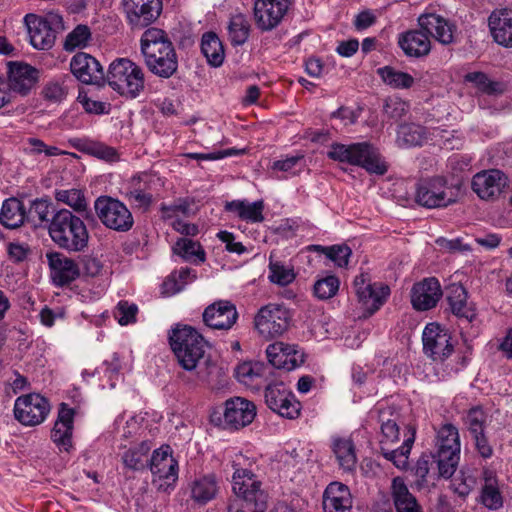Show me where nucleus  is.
<instances>
[{
	"label": "nucleus",
	"mask_w": 512,
	"mask_h": 512,
	"mask_svg": "<svg viewBox=\"0 0 512 512\" xmlns=\"http://www.w3.org/2000/svg\"><path fill=\"white\" fill-rule=\"evenodd\" d=\"M190 498L199 505L214 500L220 492V480L214 473L196 476L189 483Z\"/></svg>",
	"instance_id": "33"
},
{
	"label": "nucleus",
	"mask_w": 512,
	"mask_h": 512,
	"mask_svg": "<svg viewBox=\"0 0 512 512\" xmlns=\"http://www.w3.org/2000/svg\"><path fill=\"white\" fill-rule=\"evenodd\" d=\"M150 471L153 475V483L158 486L159 490L167 491L175 486L179 468L170 446H162L153 452L150 459Z\"/></svg>",
	"instance_id": "15"
},
{
	"label": "nucleus",
	"mask_w": 512,
	"mask_h": 512,
	"mask_svg": "<svg viewBox=\"0 0 512 512\" xmlns=\"http://www.w3.org/2000/svg\"><path fill=\"white\" fill-rule=\"evenodd\" d=\"M47 259L51 269V278L56 285H68L79 277L80 271L74 260L59 252L47 254Z\"/></svg>",
	"instance_id": "32"
},
{
	"label": "nucleus",
	"mask_w": 512,
	"mask_h": 512,
	"mask_svg": "<svg viewBox=\"0 0 512 512\" xmlns=\"http://www.w3.org/2000/svg\"><path fill=\"white\" fill-rule=\"evenodd\" d=\"M465 81L472 83L481 93L487 95L502 94L505 90L503 83L491 80L483 72H470L465 75Z\"/></svg>",
	"instance_id": "53"
},
{
	"label": "nucleus",
	"mask_w": 512,
	"mask_h": 512,
	"mask_svg": "<svg viewBox=\"0 0 512 512\" xmlns=\"http://www.w3.org/2000/svg\"><path fill=\"white\" fill-rule=\"evenodd\" d=\"M293 311L284 304L262 306L254 317V327L265 338L282 336L291 327Z\"/></svg>",
	"instance_id": "9"
},
{
	"label": "nucleus",
	"mask_w": 512,
	"mask_h": 512,
	"mask_svg": "<svg viewBox=\"0 0 512 512\" xmlns=\"http://www.w3.org/2000/svg\"><path fill=\"white\" fill-rule=\"evenodd\" d=\"M72 74L84 84L102 85L105 82L104 70L99 61L87 53H77L70 61Z\"/></svg>",
	"instance_id": "25"
},
{
	"label": "nucleus",
	"mask_w": 512,
	"mask_h": 512,
	"mask_svg": "<svg viewBox=\"0 0 512 512\" xmlns=\"http://www.w3.org/2000/svg\"><path fill=\"white\" fill-rule=\"evenodd\" d=\"M175 254L179 255L183 260L195 264H201L205 261V251L199 242L189 238H180L173 246Z\"/></svg>",
	"instance_id": "50"
},
{
	"label": "nucleus",
	"mask_w": 512,
	"mask_h": 512,
	"mask_svg": "<svg viewBox=\"0 0 512 512\" xmlns=\"http://www.w3.org/2000/svg\"><path fill=\"white\" fill-rule=\"evenodd\" d=\"M436 446L439 473L442 477L450 478L460 459L458 429L450 423L442 425L437 431Z\"/></svg>",
	"instance_id": "10"
},
{
	"label": "nucleus",
	"mask_w": 512,
	"mask_h": 512,
	"mask_svg": "<svg viewBox=\"0 0 512 512\" xmlns=\"http://www.w3.org/2000/svg\"><path fill=\"white\" fill-rule=\"evenodd\" d=\"M397 43L408 58H422L431 51L430 37L421 28L400 33Z\"/></svg>",
	"instance_id": "30"
},
{
	"label": "nucleus",
	"mask_w": 512,
	"mask_h": 512,
	"mask_svg": "<svg viewBox=\"0 0 512 512\" xmlns=\"http://www.w3.org/2000/svg\"><path fill=\"white\" fill-rule=\"evenodd\" d=\"M169 341L179 365L186 371H196L205 354L207 343L204 337L191 326L178 325Z\"/></svg>",
	"instance_id": "5"
},
{
	"label": "nucleus",
	"mask_w": 512,
	"mask_h": 512,
	"mask_svg": "<svg viewBox=\"0 0 512 512\" xmlns=\"http://www.w3.org/2000/svg\"><path fill=\"white\" fill-rule=\"evenodd\" d=\"M375 411L381 430L379 444L382 455L398 469L405 470L408 467L409 455L415 441V429L409 426L402 445L398 448H393L399 441L400 436L397 423L399 413L393 406L387 404H378Z\"/></svg>",
	"instance_id": "2"
},
{
	"label": "nucleus",
	"mask_w": 512,
	"mask_h": 512,
	"mask_svg": "<svg viewBox=\"0 0 512 512\" xmlns=\"http://www.w3.org/2000/svg\"><path fill=\"white\" fill-rule=\"evenodd\" d=\"M294 0H255L253 17L262 32L278 27L288 14Z\"/></svg>",
	"instance_id": "19"
},
{
	"label": "nucleus",
	"mask_w": 512,
	"mask_h": 512,
	"mask_svg": "<svg viewBox=\"0 0 512 512\" xmlns=\"http://www.w3.org/2000/svg\"><path fill=\"white\" fill-rule=\"evenodd\" d=\"M265 510L241 498L230 499L227 506V512H264Z\"/></svg>",
	"instance_id": "64"
},
{
	"label": "nucleus",
	"mask_w": 512,
	"mask_h": 512,
	"mask_svg": "<svg viewBox=\"0 0 512 512\" xmlns=\"http://www.w3.org/2000/svg\"><path fill=\"white\" fill-rule=\"evenodd\" d=\"M227 212L234 213L243 221L251 223H261L264 221V203L262 200L248 202L246 200H233L225 204Z\"/></svg>",
	"instance_id": "41"
},
{
	"label": "nucleus",
	"mask_w": 512,
	"mask_h": 512,
	"mask_svg": "<svg viewBox=\"0 0 512 512\" xmlns=\"http://www.w3.org/2000/svg\"><path fill=\"white\" fill-rule=\"evenodd\" d=\"M238 319L236 306L228 300H219L205 308L204 323L217 330L231 329Z\"/></svg>",
	"instance_id": "26"
},
{
	"label": "nucleus",
	"mask_w": 512,
	"mask_h": 512,
	"mask_svg": "<svg viewBox=\"0 0 512 512\" xmlns=\"http://www.w3.org/2000/svg\"><path fill=\"white\" fill-rule=\"evenodd\" d=\"M76 411L67 403L59 405L57 418L51 430V440L60 452L70 453L74 450L73 432Z\"/></svg>",
	"instance_id": "22"
},
{
	"label": "nucleus",
	"mask_w": 512,
	"mask_h": 512,
	"mask_svg": "<svg viewBox=\"0 0 512 512\" xmlns=\"http://www.w3.org/2000/svg\"><path fill=\"white\" fill-rule=\"evenodd\" d=\"M408 110L409 104L400 98H389L384 105V113L395 120L405 116Z\"/></svg>",
	"instance_id": "62"
},
{
	"label": "nucleus",
	"mask_w": 512,
	"mask_h": 512,
	"mask_svg": "<svg viewBox=\"0 0 512 512\" xmlns=\"http://www.w3.org/2000/svg\"><path fill=\"white\" fill-rule=\"evenodd\" d=\"M55 199L70 208L76 213L85 214L88 216L90 213L88 209V202L84 195V192L80 189H62L55 191Z\"/></svg>",
	"instance_id": "51"
},
{
	"label": "nucleus",
	"mask_w": 512,
	"mask_h": 512,
	"mask_svg": "<svg viewBox=\"0 0 512 512\" xmlns=\"http://www.w3.org/2000/svg\"><path fill=\"white\" fill-rule=\"evenodd\" d=\"M163 186L164 181L159 175L142 172L131 177L127 182L125 197L136 207L147 209L153 202V193Z\"/></svg>",
	"instance_id": "13"
},
{
	"label": "nucleus",
	"mask_w": 512,
	"mask_h": 512,
	"mask_svg": "<svg viewBox=\"0 0 512 512\" xmlns=\"http://www.w3.org/2000/svg\"><path fill=\"white\" fill-rule=\"evenodd\" d=\"M24 152L30 156H38L44 154L46 157L69 154L67 151L61 150L56 146L45 144L44 141L36 137H30L25 141Z\"/></svg>",
	"instance_id": "55"
},
{
	"label": "nucleus",
	"mask_w": 512,
	"mask_h": 512,
	"mask_svg": "<svg viewBox=\"0 0 512 512\" xmlns=\"http://www.w3.org/2000/svg\"><path fill=\"white\" fill-rule=\"evenodd\" d=\"M489 28L494 40L505 47H512V10L496 9L489 16Z\"/></svg>",
	"instance_id": "36"
},
{
	"label": "nucleus",
	"mask_w": 512,
	"mask_h": 512,
	"mask_svg": "<svg viewBox=\"0 0 512 512\" xmlns=\"http://www.w3.org/2000/svg\"><path fill=\"white\" fill-rule=\"evenodd\" d=\"M123 9L133 28H144L159 18L162 0H123Z\"/></svg>",
	"instance_id": "21"
},
{
	"label": "nucleus",
	"mask_w": 512,
	"mask_h": 512,
	"mask_svg": "<svg viewBox=\"0 0 512 512\" xmlns=\"http://www.w3.org/2000/svg\"><path fill=\"white\" fill-rule=\"evenodd\" d=\"M391 496L396 512H422L420 504L402 477L393 478Z\"/></svg>",
	"instance_id": "38"
},
{
	"label": "nucleus",
	"mask_w": 512,
	"mask_h": 512,
	"mask_svg": "<svg viewBox=\"0 0 512 512\" xmlns=\"http://www.w3.org/2000/svg\"><path fill=\"white\" fill-rule=\"evenodd\" d=\"M487 415L481 407L471 408L465 417V425L472 436L483 434L486 426Z\"/></svg>",
	"instance_id": "58"
},
{
	"label": "nucleus",
	"mask_w": 512,
	"mask_h": 512,
	"mask_svg": "<svg viewBox=\"0 0 512 512\" xmlns=\"http://www.w3.org/2000/svg\"><path fill=\"white\" fill-rule=\"evenodd\" d=\"M331 449L340 466L346 472H352L357 463L355 446L350 438L333 437Z\"/></svg>",
	"instance_id": "42"
},
{
	"label": "nucleus",
	"mask_w": 512,
	"mask_h": 512,
	"mask_svg": "<svg viewBox=\"0 0 512 512\" xmlns=\"http://www.w3.org/2000/svg\"><path fill=\"white\" fill-rule=\"evenodd\" d=\"M138 307L134 303L128 301H120L115 309V318L120 325H128L136 321Z\"/></svg>",
	"instance_id": "61"
},
{
	"label": "nucleus",
	"mask_w": 512,
	"mask_h": 512,
	"mask_svg": "<svg viewBox=\"0 0 512 512\" xmlns=\"http://www.w3.org/2000/svg\"><path fill=\"white\" fill-rule=\"evenodd\" d=\"M69 145L81 153L96 157L106 162L119 160V153L114 147L88 137H74L68 140Z\"/></svg>",
	"instance_id": "37"
},
{
	"label": "nucleus",
	"mask_w": 512,
	"mask_h": 512,
	"mask_svg": "<svg viewBox=\"0 0 512 512\" xmlns=\"http://www.w3.org/2000/svg\"><path fill=\"white\" fill-rule=\"evenodd\" d=\"M269 363L277 369L291 371L304 363V353L295 344L275 342L266 348Z\"/></svg>",
	"instance_id": "24"
},
{
	"label": "nucleus",
	"mask_w": 512,
	"mask_h": 512,
	"mask_svg": "<svg viewBox=\"0 0 512 512\" xmlns=\"http://www.w3.org/2000/svg\"><path fill=\"white\" fill-rule=\"evenodd\" d=\"M106 78L109 86L126 98H137L145 88L142 67L127 58L114 60L109 66Z\"/></svg>",
	"instance_id": "6"
},
{
	"label": "nucleus",
	"mask_w": 512,
	"mask_h": 512,
	"mask_svg": "<svg viewBox=\"0 0 512 512\" xmlns=\"http://www.w3.org/2000/svg\"><path fill=\"white\" fill-rule=\"evenodd\" d=\"M0 223L8 229H16L26 223V210L17 198L6 199L0 211Z\"/></svg>",
	"instance_id": "44"
},
{
	"label": "nucleus",
	"mask_w": 512,
	"mask_h": 512,
	"mask_svg": "<svg viewBox=\"0 0 512 512\" xmlns=\"http://www.w3.org/2000/svg\"><path fill=\"white\" fill-rule=\"evenodd\" d=\"M447 302L451 312L458 318L470 323L476 317L474 308L467 302V292L462 285L452 284L447 288Z\"/></svg>",
	"instance_id": "39"
},
{
	"label": "nucleus",
	"mask_w": 512,
	"mask_h": 512,
	"mask_svg": "<svg viewBox=\"0 0 512 512\" xmlns=\"http://www.w3.org/2000/svg\"><path fill=\"white\" fill-rule=\"evenodd\" d=\"M31 45L38 50L51 49L56 41L57 34L64 29L63 16L56 11H49L45 15L29 13L24 17Z\"/></svg>",
	"instance_id": "8"
},
{
	"label": "nucleus",
	"mask_w": 512,
	"mask_h": 512,
	"mask_svg": "<svg viewBox=\"0 0 512 512\" xmlns=\"http://www.w3.org/2000/svg\"><path fill=\"white\" fill-rule=\"evenodd\" d=\"M456 199L453 189L440 176L421 180L416 186L415 201L425 208L447 207L455 203Z\"/></svg>",
	"instance_id": "12"
},
{
	"label": "nucleus",
	"mask_w": 512,
	"mask_h": 512,
	"mask_svg": "<svg viewBox=\"0 0 512 512\" xmlns=\"http://www.w3.org/2000/svg\"><path fill=\"white\" fill-rule=\"evenodd\" d=\"M441 296L439 281L435 277H429L413 285L411 303L414 309L427 311L436 306Z\"/></svg>",
	"instance_id": "28"
},
{
	"label": "nucleus",
	"mask_w": 512,
	"mask_h": 512,
	"mask_svg": "<svg viewBox=\"0 0 512 512\" xmlns=\"http://www.w3.org/2000/svg\"><path fill=\"white\" fill-rule=\"evenodd\" d=\"M94 209L100 222L110 230L127 232L134 225L131 211L116 198L100 196L94 202Z\"/></svg>",
	"instance_id": "11"
},
{
	"label": "nucleus",
	"mask_w": 512,
	"mask_h": 512,
	"mask_svg": "<svg viewBox=\"0 0 512 512\" xmlns=\"http://www.w3.org/2000/svg\"><path fill=\"white\" fill-rule=\"evenodd\" d=\"M327 156L334 161L359 166L370 174L384 175L388 171L379 151L368 142L333 143Z\"/></svg>",
	"instance_id": "4"
},
{
	"label": "nucleus",
	"mask_w": 512,
	"mask_h": 512,
	"mask_svg": "<svg viewBox=\"0 0 512 512\" xmlns=\"http://www.w3.org/2000/svg\"><path fill=\"white\" fill-rule=\"evenodd\" d=\"M340 280L335 275H327L318 279L314 286L313 292L315 297L320 300H328L334 297L339 291Z\"/></svg>",
	"instance_id": "56"
},
{
	"label": "nucleus",
	"mask_w": 512,
	"mask_h": 512,
	"mask_svg": "<svg viewBox=\"0 0 512 512\" xmlns=\"http://www.w3.org/2000/svg\"><path fill=\"white\" fill-rule=\"evenodd\" d=\"M48 234L56 246L70 253L83 252L88 247L89 232L84 220L66 208L52 214Z\"/></svg>",
	"instance_id": "3"
},
{
	"label": "nucleus",
	"mask_w": 512,
	"mask_h": 512,
	"mask_svg": "<svg viewBox=\"0 0 512 512\" xmlns=\"http://www.w3.org/2000/svg\"><path fill=\"white\" fill-rule=\"evenodd\" d=\"M49 401L38 393L19 396L14 403V417L22 425L37 426L43 423L50 413Z\"/></svg>",
	"instance_id": "14"
},
{
	"label": "nucleus",
	"mask_w": 512,
	"mask_h": 512,
	"mask_svg": "<svg viewBox=\"0 0 512 512\" xmlns=\"http://www.w3.org/2000/svg\"><path fill=\"white\" fill-rule=\"evenodd\" d=\"M482 486L478 502L489 510H498L503 506V497L500 491L496 472L484 467L481 474Z\"/></svg>",
	"instance_id": "34"
},
{
	"label": "nucleus",
	"mask_w": 512,
	"mask_h": 512,
	"mask_svg": "<svg viewBox=\"0 0 512 512\" xmlns=\"http://www.w3.org/2000/svg\"><path fill=\"white\" fill-rule=\"evenodd\" d=\"M55 211L49 199L37 198L31 202L28 211H26V223L33 228H47L49 231L52 214Z\"/></svg>",
	"instance_id": "40"
},
{
	"label": "nucleus",
	"mask_w": 512,
	"mask_h": 512,
	"mask_svg": "<svg viewBox=\"0 0 512 512\" xmlns=\"http://www.w3.org/2000/svg\"><path fill=\"white\" fill-rule=\"evenodd\" d=\"M377 74L387 86L397 90L410 89L415 83L411 74L389 65L378 68Z\"/></svg>",
	"instance_id": "49"
},
{
	"label": "nucleus",
	"mask_w": 512,
	"mask_h": 512,
	"mask_svg": "<svg viewBox=\"0 0 512 512\" xmlns=\"http://www.w3.org/2000/svg\"><path fill=\"white\" fill-rule=\"evenodd\" d=\"M196 279V271L182 267L178 271L172 272L162 284V294L171 296L179 293L184 287Z\"/></svg>",
	"instance_id": "48"
},
{
	"label": "nucleus",
	"mask_w": 512,
	"mask_h": 512,
	"mask_svg": "<svg viewBox=\"0 0 512 512\" xmlns=\"http://www.w3.org/2000/svg\"><path fill=\"white\" fill-rule=\"evenodd\" d=\"M428 139L427 129L415 123H403L398 126L396 143L400 148L422 146Z\"/></svg>",
	"instance_id": "43"
},
{
	"label": "nucleus",
	"mask_w": 512,
	"mask_h": 512,
	"mask_svg": "<svg viewBox=\"0 0 512 512\" xmlns=\"http://www.w3.org/2000/svg\"><path fill=\"white\" fill-rule=\"evenodd\" d=\"M418 25L430 37L443 45L454 42L455 25L436 13H424L418 17Z\"/></svg>",
	"instance_id": "29"
},
{
	"label": "nucleus",
	"mask_w": 512,
	"mask_h": 512,
	"mask_svg": "<svg viewBox=\"0 0 512 512\" xmlns=\"http://www.w3.org/2000/svg\"><path fill=\"white\" fill-rule=\"evenodd\" d=\"M152 448L149 441H142L136 446L130 447L121 457L125 468L133 471L143 470L148 464V454Z\"/></svg>",
	"instance_id": "47"
},
{
	"label": "nucleus",
	"mask_w": 512,
	"mask_h": 512,
	"mask_svg": "<svg viewBox=\"0 0 512 512\" xmlns=\"http://www.w3.org/2000/svg\"><path fill=\"white\" fill-rule=\"evenodd\" d=\"M140 51L147 69L163 79L178 70V55L169 34L160 28L149 27L141 35Z\"/></svg>",
	"instance_id": "1"
},
{
	"label": "nucleus",
	"mask_w": 512,
	"mask_h": 512,
	"mask_svg": "<svg viewBox=\"0 0 512 512\" xmlns=\"http://www.w3.org/2000/svg\"><path fill=\"white\" fill-rule=\"evenodd\" d=\"M508 185V177L498 169L483 170L472 179V190L483 200L497 198Z\"/></svg>",
	"instance_id": "23"
},
{
	"label": "nucleus",
	"mask_w": 512,
	"mask_h": 512,
	"mask_svg": "<svg viewBox=\"0 0 512 512\" xmlns=\"http://www.w3.org/2000/svg\"><path fill=\"white\" fill-rule=\"evenodd\" d=\"M271 368L262 362L245 361L235 368L236 379L252 390H259L268 383Z\"/></svg>",
	"instance_id": "31"
},
{
	"label": "nucleus",
	"mask_w": 512,
	"mask_h": 512,
	"mask_svg": "<svg viewBox=\"0 0 512 512\" xmlns=\"http://www.w3.org/2000/svg\"><path fill=\"white\" fill-rule=\"evenodd\" d=\"M91 41V28L85 24H78L66 35L63 49L67 52H73L76 49H84L90 45Z\"/></svg>",
	"instance_id": "52"
},
{
	"label": "nucleus",
	"mask_w": 512,
	"mask_h": 512,
	"mask_svg": "<svg viewBox=\"0 0 512 512\" xmlns=\"http://www.w3.org/2000/svg\"><path fill=\"white\" fill-rule=\"evenodd\" d=\"M43 97L52 103H59L67 96L65 87L59 82H49L42 91Z\"/></svg>",
	"instance_id": "63"
},
{
	"label": "nucleus",
	"mask_w": 512,
	"mask_h": 512,
	"mask_svg": "<svg viewBox=\"0 0 512 512\" xmlns=\"http://www.w3.org/2000/svg\"><path fill=\"white\" fill-rule=\"evenodd\" d=\"M353 288L358 302L372 315L386 302L390 288L382 283H373L368 273L362 272L354 278Z\"/></svg>",
	"instance_id": "18"
},
{
	"label": "nucleus",
	"mask_w": 512,
	"mask_h": 512,
	"mask_svg": "<svg viewBox=\"0 0 512 512\" xmlns=\"http://www.w3.org/2000/svg\"><path fill=\"white\" fill-rule=\"evenodd\" d=\"M201 52L211 67H220L225 60L222 41L215 32H205L201 37Z\"/></svg>",
	"instance_id": "45"
},
{
	"label": "nucleus",
	"mask_w": 512,
	"mask_h": 512,
	"mask_svg": "<svg viewBox=\"0 0 512 512\" xmlns=\"http://www.w3.org/2000/svg\"><path fill=\"white\" fill-rule=\"evenodd\" d=\"M423 351L436 362H443L454 351L450 331L438 323H428L422 333Z\"/></svg>",
	"instance_id": "16"
},
{
	"label": "nucleus",
	"mask_w": 512,
	"mask_h": 512,
	"mask_svg": "<svg viewBox=\"0 0 512 512\" xmlns=\"http://www.w3.org/2000/svg\"><path fill=\"white\" fill-rule=\"evenodd\" d=\"M264 397L267 406L280 416L295 419L300 415L301 404L284 382L267 383Z\"/></svg>",
	"instance_id": "17"
},
{
	"label": "nucleus",
	"mask_w": 512,
	"mask_h": 512,
	"mask_svg": "<svg viewBox=\"0 0 512 512\" xmlns=\"http://www.w3.org/2000/svg\"><path fill=\"white\" fill-rule=\"evenodd\" d=\"M268 268V278L270 282L277 284L279 286H287L290 283H292L296 278V274L292 267L286 266L279 261H272L271 258Z\"/></svg>",
	"instance_id": "54"
},
{
	"label": "nucleus",
	"mask_w": 512,
	"mask_h": 512,
	"mask_svg": "<svg viewBox=\"0 0 512 512\" xmlns=\"http://www.w3.org/2000/svg\"><path fill=\"white\" fill-rule=\"evenodd\" d=\"M38 80V71L29 64L22 62L8 63V80L11 93L27 95Z\"/></svg>",
	"instance_id": "27"
},
{
	"label": "nucleus",
	"mask_w": 512,
	"mask_h": 512,
	"mask_svg": "<svg viewBox=\"0 0 512 512\" xmlns=\"http://www.w3.org/2000/svg\"><path fill=\"white\" fill-rule=\"evenodd\" d=\"M315 250L321 251L328 259L340 268L347 267L352 251L347 245L314 246Z\"/></svg>",
	"instance_id": "57"
},
{
	"label": "nucleus",
	"mask_w": 512,
	"mask_h": 512,
	"mask_svg": "<svg viewBox=\"0 0 512 512\" xmlns=\"http://www.w3.org/2000/svg\"><path fill=\"white\" fill-rule=\"evenodd\" d=\"M247 461L248 459L240 454L232 462V468L234 469L231 480L232 492L235 498L247 500L252 502L253 505H257L260 509H266L268 495L262 489V482L247 467Z\"/></svg>",
	"instance_id": "7"
},
{
	"label": "nucleus",
	"mask_w": 512,
	"mask_h": 512,
	"mask_svg": "<svg viewBox=\"0 0 512 512\" xmlns=\"http://www.w3.org/2000/svg\"><path fill=\"white\" fill-rule=\"evenodd\" d=\"M255 417V404L245 398L233 397L224 403L223 427L225 429H242L250 425Z\"/></svg>",
	"instance_id": "20"
},
{
	"label": "nucleus",
	"mask_w": 512,
	"mask_h": 512,
	"mask_svg": "<svg viewBox=\"0 0 512 512\" xmlns=\"http://www.w3.org/2000/svg\"><path fill=\"white\" fill-rule=\"evenodd\" d=\"M228 39L232 46H242L250 36L251 24L243 13L233 14L227 25Z\"/></svg>",
	"instance_id": "46"
},
{
	"label": "nucleus",
	"mask_w": 512,
	"mask_h": 512,
	"mask_svg": "<svg viewBox=\"0 0 512 512\" xmlns=\"http://www.w3.org/2000/svg\"><path fill=\"white\" fill-rule=\"evenodd\" d=\"M160 210L163 219H172L179 215L187 216L191 211V203L188 199L180 198L171 205L161 204Z\"/></svg>",
	"instance_id": "60"
},
{
	"label": "nucleus",
	"mask_w": 512,
	"mask_h": 512,
	"mask_svg": "<svg viewBox=\"0 0 512 512\" xmlns=\"http://www.w3.org/2000/svg\"><path fill=\"white\" fill-rule=\"evenodd\" d=\"M476 484L477 478L472 473L464 471H461V473L455 476L451 481L453 491L463 498L470 494Z\"/></svg>",
	"instance_id": "59"
},
{
	"label": "nucleus",
	"mask_w": 512,
	"mask_h": 512,
	"mask_svg": "<svg viewBox=\"0 0 512 512\" xmlns=\"http://www.w3.org/2000/svg\"><path fill=\"white\" fill-rule=\"evenodd\" d=\"M352 497L349 488L340 483H330L323 494L324 512H351Z\"/></svg>",
	"instance_id": "35"
}]
</instances>
